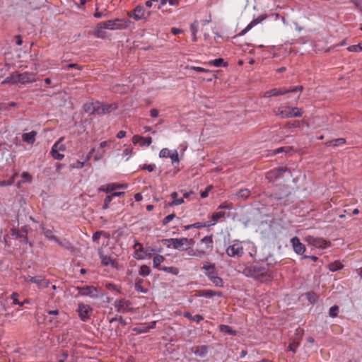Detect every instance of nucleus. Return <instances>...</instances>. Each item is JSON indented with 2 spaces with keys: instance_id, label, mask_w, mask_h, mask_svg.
Returning a JSON list of instances; mask_svg holds the SVG:
<instances>
[{
  "instance_id": "1",
  "label": "nucleus",
  "mask_w": 362,
  "mask_h": 362,
  "mask_svg": "<svg viewBox=\"0 0 362 362\" xmlns=\"http://www.w3.org/2000/svg\"><path fill=\"white\" fill-rule=\"evenodd\" d=\"M243 273L246 276L253 278L262 283L271 281L273 279L268 265L261 266L258 263L245 267Z\"/></svg>"
},
{
  "instance_id": "2",
  "label": "nucleus",
  "mask_w": 362,
  "mask_h": 362,
  "mask_svg": "<svg viewBox=\"0 0 362 362\" xmlns=\"http://www.w3.org/2000/svg\"><path fill=\"white\" fill-rule=\"evenodd\" d=\"M274 113L282 119L291 117H301L303 116L302 109L297 107L281 106L277 110H274Z\"/></svg>"
},
{
  "instance_id": "3",
  "label": "nucleus",
  "mask_w": 362,
  "mask_h": 362,
  "mask_svg": "<svg viewBox=\"0 0 362 362\" xmlns=\"http://www.w3.org/2000/svg\"><path fill=\"white\" fill-rule=\"evenodd\" d=\"M36 81V75L33 72H24L22 74H13L9 77H7L5 79L4 82H11V83H32Z\"/></svg>"
},
{
  "instance_id": "4",
  "label": "nucleus",
  "mask_w": 362,
  "mask_h": 362,
  "mask_svg": "<svg viewBox=\"0 0 362 362\" xmlns=\"http://www.w3.org/2000/svg\"><path fill=\"white\" fill-rule=\"evenodd\" d=\"M243 243L238 240L233 241V244L229 245L226 250V253L230 257L240 258L244 255Z\"/></svg>"
},
{
  "instance_id": "5",
  "label": "nucleus",
  "mask_w": 362,
  "mask_h": 362,
  "mask_svg": "<svg viewBox=\"0 0 362 362\" xmlns=\"http://www.w3.org/2000/svg\"><path fill=\"white\" fill-rule=\"evenodd\" d=\"M303 90V87L302 86H295L290 89H287L285 88H273V89H271L269 90L264 92L263 94V97L269 98L272 96H279V95H285L288 93H294V92H297V91L302 92Z\"/></svg>"
},
{
  "instance_id": "6",
  "label": "nucleus",
  "mask_w": 362,
  "mask_h": 362,
  "mask_svg": "<svg viewBox=\"0 0 362 362\" xmlns=\"http://www.w3.org/2000/svg\"><path fill=\"white\" fill-rule=\"evenodd\" d=\"M117 106L115 103L106 104L96 102L93 104V111L98 115H105L115 110Z\"/></svg>"
},
{
  "instance_id": "7",
  "label": "nucleus",
  "mask_w": 362,
  "mask_h": 362,
  "mask_svg": "<svg viewBox=\"0 0 362 362\" xmlns=\"http://www.w3.org/2000/svg\"><path fill=\"white\" fill-rule=\"evenodd\" d=\"M164 241L170 243L173 248L179 250H185V245L191 246L194 243L192 239L187 238L165 239Z\"/></svg>"
},
{
  "instance_id": "8",
  "label": "nucleus",
  "mask_w": 362,
  "mask_h": 362,
  "mask_svg": "<svg viewBox=\"0 0 362 362\" xmlns=\"http://www.w3.org/2000/svg\"><path fill=\"white\" fill-rule=\"evenodd\" d=\"M103 28L109 30L114 29H123L127 27V23L126 21L122 19H115V20H109L105 22H103Z\"/></svg>"
},
{
  "instance_id": "9",
  "label": "nucleus",
  "mask_w": 362,
  "mask_h": 362,
  "mask_svg": "<svg viewBox=\"0 0 362 362\" xmlns=\"http://www.w3.org/2000/svg\"><path fill=\"white\" fill-rule=\"evenodd\" d=\"M149 15V12H148L147 15H146L144 8L141 5L136 6L132 11L128 12V16L136 21H140L143 19L146 20Z\"/></svg>"
},
{
  "instance_id": "10",
  "label": "nucleus",
  "mask_w": 362,
  "mask_h": 362,
  "mask_svg": "<svg viewBox=\"0 0 362 362\" xmlns=\"http://www.w3.org/2000/svg\"><path fill=\"white\" fill-rule=\"evenodd\" d=\"M93 312V308L83 303H79L78 305L77 313L80 319L85 322L90 318V315Z\"/></svg>"
},
{
  "instance_id": "11",
  "label": "nucleus",
  "mask_w": 362,
  "mask_h": 362,
  "mask_svg": "<svg viewBox=\"0 0 362 362\" xmlns=\"http://www.w3.org/2000/svg\"><path fill=\"white\" fill-rule=\"evenodd\" d=\"M77 290L81 296H88L93 298L98 297L97 288L93 286H78Z\"/></svg>"
},
{
  "instance_id": "12",
  "label": "nucleus",
  "mask_w": 362,
  "mask_h": 362,
  "mask_svg": "<svg viewBox=\"0 0 362 362\" xmlns=\"http://www.w3.org/2000/svg\"><path fill=\"white\" fill-rule=\"evenodd\" d=\"M115 307L118 312H132V303L129 300L125 299H120L115 300L114 303Z\"/></svg>"
},
{
  "instance_id": "13",
  "label": "nucleus",
  "mask_w": 362,
  "mask_h": 362,
  "mask_svg": "<svg viewBox=\"0 0 362 362\" xmlns=\"http://www.w3.org/2000/svg\"><path fill=\"white\" fill-rule=\"evenodd\" d=\"M25 280L28 282L36 284L38 286V287L40 288H47L49 285V281L41 276H28L25 277Z\"/></svg>"
},
{
  "instance_id": "14",
  "label": "nucleus",
  "mask_w": 362,
  "mask_h": 362,
  "mask_svg": "<svg viewBox=\"0 0 362 362\" xmlns=\"http://www.w3.org/2000/svg\"><path fill=\"white\" fill-rule=\"evenodd\" d=\"M307 241L312 245L319 247V248H325L330 245V243L324 240L322 238H315L313 236H308L307 238Z\"/></svg>"
},
{
  "instance_id": "15",
  "label": "nucleus",
  "mask_w": 362,
  "mask_h": 362,
  "mask_svg": "<svg viewBox=\"0 0 362 362\" xmlns=\"http://www.w3.org/2000/svg\"><path fill=\"white\" fill-rule=\"evenodd\" d=\"M99 257L103 266L107 267L110 265L113 268L118 267L117 262L115 259H112L111 257L104 255L102 250L99 251Z\"/></svg>"
},
{
  "instance_id": "16",
  "label": "nucleus",
  "mask_w": 362,
  "mask_h": 362,
  "mask_svg": "<svg viewBox=\"0 0 362 362\" xmlns=\"http://www.w3.org/2000/svg\"><path fill=\"white\" fill-rule=\"evenodd\" d=\"M267 18V14H262L257 17V18L252 21L247 26L241 31L240 33V35H245L247 31H249L250 29H252L255 25H257L258 23H260L262 22L264 19Z\"/></svg>"
},
{
  "instance_id": "17",
  "label": "nucleus",
  "mask_w": 362,
  "mask_h": 362,
  "mask_svg": "<svg viewBox=\"0 0 362 362\" xmlns=\"http://www.w3.org/2000/svg\"><path fill=\"white\" fill-rule=\"evenodd\" d=\"M134 144L139 143L141 146H148L152 143V139L150 136L143 137L139 135H134L132 138Z\"/></svg>"
},
{
  "instance_id": "18",
  "label": "nucleus",
  "mask_w": 362,
  "mask_h": 362,
  "mask_svg": "<svg viewBox=\"0 0 362 362\" xmlns=\"http://www.w3.org/2000/svg\"><path fill=\"white\" fill-rule=\"evenodd\" d=\"M291 243L294 251L299 255L303 254L305 251V247L303 244L300 242V240L297 237H294L291 239Z\"/></svg>"
},
{
  "instance_id": "19",
  "label": "nucleus",
  "mask_w": 362,
  "mask_h": 362,
  "mask_svg": "<svg viewBox=\"0 0 362 362\" xmlns=\"http://www.w3.org/2000/svg\"><path fill=\"white\" fill-rule=\"evenodd\" d=\"M202 269L206 271L205 274L209 279L210 276H214L216 275V266L214 263L205 262Z\"/></svg>"
},
{
  "instance_id": "20",
  "label": "nucleus",
  "mask_w": 362,
  "mask_h": 362,
  "mask_svg": "<svg viewBox=\"0 0 362 362\" xmlns=\"http://www.w3.org/2000/svg\"><path fill=\"white\" fill-rule=\"evenodd\" d=\"M135 250L134 257L138 259H143L146 257V253L144 251L143 246L139 243H136L134 245Z\"/></svg>"
},
{
  "instance_id": "21",
  "label": "nucleus",
  "mask_w": 362,
  "mask_h": 362,
  "mask_svg": "<svg viewBox=\"0 0 362 362\" xmlns=\"http://www.w3.org/2000/svg\"><path fill=\"white\" fill-rule=\"evenodd\" d=\"M286 172L291 173L290 170L288 168H278L270 171L269 173V175L272 178L278 179L279 177H281L282 175Z\"/></svg>"
},
{
  "instance_id": "22",
  "label": "nucleus",
  "mask_w": 362,
  "mask_h": 362,
  "mask_svg": "<svg viewBox=\"0 0 362 362\" xmlns=\"http://www.w3.org/2000/svg\"><path fill=\"white\" fill-rule=\"evenodd\" d=\"M36 136H37L36 131H32L29 133H24L22 134V140H23V141H24L27 144H33L35 141Z\"/></svg>"
},
{
  "instance_id": "23",
  "label": "nucleus",
  "mask_w": 362,
  "mask_h": 362,
  "mask_svg": "<svg viewBox=\"0 0 362 362\" xmlns=\"http://www.w3.org/2000/svg\"><path fill=\"white\" fill-rule=\"evenodd\" d=\"M191 350L196 356L203 358L207 354L208 346L206 345H202L199 346L193 347L191 349Z\"/></svg>"
},
{
  "instance_id": "24",
  "label": "nucleus",
  "mask_w": 362,
  "mask_h": 362,
  "mask_svg": "<svg viewBox=\"0 0 362 362\" xmlns=\"http://www.w3.org/2000/svg\"><path fill=\"white\" fill-rule=\"evenodd\" d=\"M123 187H124V185H122L119 184H116V183H112V184H109L107 186H103V187H100V191H103L106 193H110V192L115 191V189H117L118 188H122Z\"/></svg>"
},
{
  "instance_id": "25",
  "label": "nucleus",
  "mask_w": 362,
  "mask_h": 362,
  "mask_svg": "<svg viewBox=\"0 0 362 362\" xmlns=\"http://www.w3.org/2000/svg\"><path fill=\"white\" fill-rule=\"evenodd\" d=\"M170 196L173 198V201L168 204V206H177V205H180L184 203V198L178 199V197H177L178 194L177 192H173L170 194Z\"/></svg>"
},
{
  "instance_id": "26",
  "label": "nucleus",
  "mask_w": 362,
  "mask_h": 362,
  "mask_svg": "<svg viewBox=\"0 0 362 362\" xmlns=\"http://www.w3.org/2000/svg\"><path fill=\"white\" fill-rule=\"evenodd\" d=\"M59 143H55L52 148L51 154L52 156L58 160H61L64 158V154L59 153L58 151Z\"/></svg>"
},
{
  "instance_id": "27",
  "label": "nucleus",
  "mask_w": 362,
  "mask_h": 362,
  "mask_svg": "<svg viewBox=\"0 0 362 362\" xmlns=\"http://www.w3.org/2000/svg\"><path fill=\"white\" fill-rule=\"evenodd\" d=\"M102 25H103V22L99 23L97 25L95 30H94V35L97 37L104 38L106 36L105 32L103 31V29H105V28H103V26Z\"/></svg>"
},
{
  "instance_id": "28",
  "label": "nucleus",
  "mask_w": 362,
  "mask_h": 362,
  "mask_svg": "<svg viewBox=\"0 0 362 362\" xmlns=\"http://www.w3.org/2000/svg\"><path fill=\"white\" fill-rule=\"evenodd\" d=\"M211 226H213V223H211V221H206V222H197V223H195L192 225H187L185 228V230H188L192 228H202V227H209Z\"/></svg>"
},
{
  "instance_id": "29",
  "label": "nucleus",
  "mask_w": 362,
  "mask_h": 362,
  "mask_svg": "<svg viewBox=\"0 0 362 362\" xmlns=\"http://www.w3.org/2000/svg\"><path fill=\"white\" fill-rule=\"evenodd\" d=\"M143 282L144 280L142 279L136 278L135 279V290L139 293H146L148 292V289L144 288L142 286Z\"/></svg>"
},
{
  "instance_id": "30",
  "label": "nucleus",
  "mask_w": 362,
  "mask_h": 362,
  "mask_svg": "<svg viewBox=\"0 0 362 362\" xmlns=\"http://www.w3.org/2000/svg\"><path fill=\"white\" fill-rule=\"evenodd\" d=\"M250 191L248 189H240L235 194L238 199H247L250 196Z\"/></svg>"
},
{
  "instance_id": "31",
  "label": "nucleus",
  "mask_w": 362,
  "mask_h": 362,
  "mask_svg": "<svg viewBox=\"0 0 362 362\" xmlns=\"http://www.w3.org/2000/svg\"><path fill=\"white\" fill-rule=\"evenodd\" d=\"M42 230L43 231V233L47 238H49V240H54L59 245H62V243L59 241V239L52 234V231L51 230L45 229L43 226H42Z\"/></svg>"
},
{
  "instance_id": "32",
  "label": "nucleus",
  "mask_w": 362,
  "mask_h": 362,
  "mask_svg": "<svg viewBox=\"0 0 362 362\" xmlns=\"http://www.w3.org/2000/svg\"><path fill=\"white\" fill-rule=\"evenodd\" d=\"M301 123H304L306 124L307 127L309 126V124L304 120L298 121V120H293V121H289L286 122L285 127L291 129V128H299Z\"/></svg>"
},
{
  "instance_id": "33",
  "label": "nucleus",
  "mask_w": 362,
  "mask_h": 362,
  "mask_svg": "<svg viewBox=\"0 0 362 362\" xmlns=\"http://www.w3.org/2000/svg\"><path fill=\"white\" fill-rule=\"evenodd\" d=\"M220 331L224 333H227L230 335L235 336L237 334V332L233 330L230 326L226 325H221L219 327Z\"/></svg>"
},
{
  "instance_id": "34",
  "label": "nucleus",
  "mask_w": 362,
  "mask_h": 362,
  "mask_svg": "<svg viewBox=\"0 0 362 362\" xmlns=\"http://www.w3.org/2000/svg\"><path fill=\"white\" fill-rule=\"evenodd\" d=\"M343 264L339 261L331 262L328 265V268L331 272H336L343 268Z\"/></svg>"
},
{
  "instance_id": "35",
  "label": "nucleus",
  "mask_w": 362,
  "mask_h": 362,
  "mask_svg": "<svg viewBox=\"0 0 362 362\" xmlns=\"http://www.w3.org/2000/svg\"><path fill=\"white\" fill-rule=\"evenodd\" d=\"M202 296L206 298H211L214 296H221L222 293L220 291H214L212 290H206L202 291Z\"/></svg>"
},
{
  "instance_id": "36",
  "label": "nucleus",
  "mask_w": 362,
  "mask_h": 362,
  "mask_svg": "<svg viewBox=\"0 0 362 362\" xmlns=\"http://www.w3.org/2000/svg\"><path fill=\"white\" fill-rule=\"evenodd\" d=\"M164 259H165V258L163 255H156L153 259V267L155 268H157L159 269V268H160V264L164 261Z\"/></svg>"
},
{
  "instance_id": "37",
  "label": "nucleus",
  "mask_w": 362,
  "mask_h": 362,
  "mask_svg": "<svg viewBox=\"0 0 362 362\" xmlns=\"http://www.w3.org/2000/svg\"><path fill=\"white\" fill-rule=\"evenodd\" d=\"M225 215L226 214L224 211H218L214 213L211 216L212 221H211V223H213V225L216 224L218 222V221L221 218H223Z\"/></svg>"
},
{
  "instance_id": "38",
  "label": "nucleus",
  "mask_w": 362,
  "mask_h": 362,
  "mask_svg": "<svg viewBox=\"0 0 362 362\" xmlns=\"http://www.w3.org/2000/svg\"><path fill=\"white\" fill-rule=\"evenodd\" d=\"M159 269L174 275H177L179 274L178 268L175 267H162L159 268Z\"/></svg>"
},
{
  "instance_id": "39",
  "label": "nucleus",
  "mask_w": 362,
  "mask_h": 362,
  "mask_svg": "<svg viewBox=\"0 0 362 362\" xmlns=\"http://www.w3.org/2000/svg\"><path fill=\"white\" fill-rule=\"evenodd\" d=\"M16 176H18V173L13 174V176L8 180L0 181V186L6 187V186L12 185L14 183V180Z\"/></svg>"
},
{
  "instance_id": "40",
  "label": "nucleus",
  "mask_w": 362,
  "mask_h": 362,
  "mask_svg": "<svg viewBox=\"0 0 362 362\" xmlns=\"http://www.w3.org/2000/svg\"><path fill=\"white\" fill-rule=\"evenodd\" d=\"M151 273V269L147 265H142L139 271V274L143 276H148Z\"/></svg>"
},
{
  "instance_id": "41",
  "label": "nucleus",
  "mask_w": 362,
  "mask_h": 362,
  "mask_svg": "<svg viewBox=\"0 0 362 362\" xmlns=\"http://www.w3.org/2000/svg\"><path fill=\"white\" fill-rule=\"evenodd\" d=\"M210 280L215 284V286L218 287L223 286V282L221 277L217 276H210Z\"/></svg>"
},
{
  "instance_id": "42",
  "label": "nucleus",
  "mask_w": 362,
  "mask_h": 362,
  "mask_svg": "<svg viewBox=\"0 0 362 362\" xmlns=\"http://www.w3.org/2000/svg\"><path fill=\"white\" fill-rule=\"evenodd\" d=\"M339 308L338 305H335L329 308V315L331 317H336L338 315Z\"/></svg>"
},
{
  "instance_id": "43",
  "label": "nucleus",
  "mask_w": 362,
  "mask_h": 362,
  "mask_svg": "<svg viewBox=\"0 0 362 362\" xmlns=\"http://www.w3.org/2000/svg\"><path fill=\"white\" fill-rule=\"evenodd\" d=\"M18 293L13 292L11 295V299L13 300V303L15 305H18L19 306H23L24 302H20L18 299Z\"/></svg>"
},
{
  "instance_id": "44",
  "label": "nucleus",
  "mask_w": 362,
  "mask_h": 362,
  "mask_svg": "<svg viewBox=\"0 0 362 362\" xmlns=\"http://www.w3.org/2000/svg\"><path fill=\"white\" fill-rule=\"evenodd\" d=\"M307 297L308 300L312 303L317 302L318 299L317 296L314 292H308L307 293Z\"/></svg>"
},
{
  "instance_id": "45",
  "label": "nucleus",
  "mask_w": 362,
  "mask_h": 362,
  "mask_svg": "<svg viewBox=\"0 0 362 362\" xmlns=\"http://www.w3.org/2000/svg\"><path fill=\"white\" fill-rule=\"evenodd\" d=\"M150 329V327H148L147 326L141 327H134L133 329V331L135 332L137 334H141V333H146L148 332Z\"/></svg>"
},
{
  "instance_id": "46",
  "label": "nucleus",
  "mask_w": 362,
  "mask_h": 362,
  "mask_svg": "<svg viewBox=\"0 0 362 362\" xmlns=\"http://www.w3.org/2000/svg\"><path fill=\"white\" fill-rule=\"evenodd\" d=\"M190 29L192 33V40L193 42H196L197 40V33L198 31L197 26L195 24H192L190 26Z\"/></svg>"
},
{
  "instance_id": "47",
  "label": "nucleus",
  "mask_w": 362,
  "mask_h": 362,
  "mask_svg": "<svg viewBox=\"0 0 362 362\" xmlns=\"http://www.w3.org/2000/svg\"><path fill=\"white\" fill-rule=\"evenodd\" d=\"M233 208V204L228 202H224L220 204L218 207V209H231Z\"/></svg>"
},
{
  "instance_id": "48",
  "label": "nucleus",
  "mask_w": 362,
  "mask_h": 362,
  "mask_svg": "<svg viewBox=\"0 0 362 362\" xmlns=\"http://www.w3.org/2000/svg\"><path fill=\"white\" fill-rule=\"evenodd\" d=\"M347 49L349 51V52H358V51H362V43H359L358 45H351V46H349Z\"/></svg>"
},
{
  "instance_id": "49",
  "label": "nucleus",
  "mask_w": 362,
  "mask_h": 362,
  "mask_svg": "<svg viewBox=\"0 0 362 362\" xmlns=\"http://www.w3.org/2000/svg\"><path fill=\"white\" fill-rule=\"evenodd\" d=\"M332 142H333V146H337L344 144L346 143V139L344 138H339L332 140Z\"/></svg>"
},
{
  "instance_id": "50",
  "label": "nucleus",
  "mask_w": 362,
  "mask_h": 362,
  "mask_svg": "<svg viewBox=\"0 0 362 362\" xmlns=\"http://www.w3.org/2000/svg\"><path fill=\"white\" fill-rule=\"evenodd\" d=\"M223 62V59L222 58L216 59L214 60H211L209 62V64L213 65L214 66L218 67L221 66V64Z\"/></svg>"
},
{
  "instance_id": "51",
  "label": "nucleus",
  "mask_w": 362,
  "mask_h": 362,
  "mask_svg": "<svg viewBox=\"0 0 362 362\" xmlns=\"http://www.w3.org/2000/svg\"><path fill=\"white\" fill-rule=\"evenodd\" d=\"M201 242H202V243H204V244L211 245V244H212V243H213V236H212V235L205 236V237H204V238L201 240Z\"/></svg>"
},
{
  "instance_id": "52",
  "label": "nucleus",
  "mask_w": 362,
  "mask_h": 362,
  "mask_svg": "<svg viewBox=\"0 0 362 362\" xmlns=\"http://www.w3.org/2000/svg\"><path fill=\"white\" fill-rule=\"evenodd\" d=\"M141 170H147L148 172H152L155 169V165L154 164H144L142 166H140Z\"/></svg>"
},
{
  "instance_id": "53",
  "label": "nucleus",
  "mask_w": 362,
  "mask_h": 362,
  "mask_svg": "<svg viewBox=\"0 0 362 362\" xmlns=\"http://www.w3.org/2000/svg\"><path fill=\"white\" fill-rule=\"evenodd\" d=\"M112 199V195H108L105 197V200H104V205L103 206V209H108L109 207V204L111 202Z\"/></svg>"
},
{
  "instance_id": "54",
  "label": "nucleus",
  "mask_w": 362,
  "mask_h": 362,
  "mask_svg": "<svg viewBox=\"0 0 362 362\" xmlns=\"http://www.w3.org/2000/svg\"><path fill=\"white\" fill-rule=\"evenodd\" d=\"M13 235H16L17 238H20L22 240V242L25 244L28 243V238L27 235L19 233L18 232H15Z\"/></svg>"
},
{
  "instance_id": "55",
  "label": "nucleus",
  "mask_w": 362,
  "mask_h": 362,
  "mask_svg": "<svg viewBox=\"0 0 362 362\" xmlns=\"http://www.w3.org/2000/svg\"><path fill=\"white\" fill-rule=\"evenodd\" d=\"M170 151L168 148H163L160 153L159 156L160 158H168L170 156Z\"/></svg>"
},
{
  "instance_id": "56",
  "label": "nucleus",
  "mask_w": 362,
  "mask_h": 362,
  "mask_svg": "<svg viewBox=\"0 0 362 362\" xmlns=\"http://www.w3.org/2000/svg\"><path fill=\"white\" fill-rule=\"evenodd\" d=\"M213 189L212 185H209L206 189L201 192L200 195L202 198H206L208 197L209 192Z\"/></svg>"
},
{
  "instance_id": "57",
  "label": "nucleus",
  "mask_w": 362,
  "mask_h": 362,
  "mask_svg": "<svg viewBox=\"0 0 362 362\" xmlns=\"http://www.w3.org/2000/svg\"><path fill=\"white\" fill-rule=\"evenodd\" d=\"M187 69H192V70H194L198 72H209V69H206L204 68L199 67V66H187Z\"/></svg>"
},
{
  "instance_id": "58",
  "label": "nucleus",
  "mask_w": 362,
  "mask_h": 362,
  "mask_svg": "<svg viewBox=\"0 0 362 362\" xmlns=\"http://www.w3.org/2000/svg\"><path fill=\"white\" fill-rule=\"evenodd\" d=\"M175 217V214H169L168 216H165L163 220V224L166 225L168 224L170 221H172Z\"/></svg>"
},
{
  "instance_id": "59",
  "label": "nucleus",
  "mask_w": 362,
  "mask_h": 362,
  "mask_svg": "<svg viewBox=\"0 0 362 362\" xmlns=\"http://www.w3.org/2000/svg\"><path fill=\"white\" fill-rule=\"evenodd\" d=\"M171 158L172 162H179V157H178V153L177 151H175L173 153H170V156H168Z\"/></svg>"
},
{
  "instance_id": "60",
  "label": "nucleus",
  "mask_w": 362,
  "mask_h": 362,
  "mask_svg": "<svg viewBox=\"0 0 362 362\" xmlns=\"http://www.w3.org/2000/svg\"><path fill=\"white\" fill-rule=\"evenodd\" d=\"M85 162H81V161H79V160H77L76 163H73L71 165V167L72 168H82L84 167L85 165Z\"/></svg>"
},
{
  "instance_id": "61",
  "label": "nucleus",
  "mask_w": 362,
  "mask_h": 362,
  "mask_svg": "<svg viewBox=\"0 0 362 362\" xmlns=\"http://www.w3.org/2000/svg\"><path fill=\"white\" fill-rule=\"evenodd\" d=\"M22 178L27 182H31L32 181V176L30 173L27 172H24L22 173Z\"/></svg>"
},
{
  "instance_id": "62",
  "label": "nucleus",
  "mask_w": 362,
  "mask_h": 362,
  "mask_svg": "<svg viewBox=\"0 0 362 362\" xmlns=\"http://www.w3.org/2000/svg\"><path fill=\"white\" fill-rule=\"evenodd\" d=\"M298 346V342H293L289 344L288 349H289V351L295 353L296 351V349H297Z\"/></svg>"
},
{
  "instance_id": "63",
  "label": "nucleus",
  "mask_w": 362,
  "mask_h": 362,
  "mask_svg": "<svg viewBox=\"0 0 362 362\" xmlns=\"http://www.w3.org/2000/svg\"><path fill=\"white\" fill-rule=\"evenodd\" d=\"M185 250L187 252V254L189 256H196L197 255V252L193 249L190 248V247H186L185 249Z\"/></svg>"
},
{
  "instance_id": "64",
  "label": "nucleus",
  "mask_w": 362,
  "mask_h": 362,
  "mask_svg": "<svg viewBox=\"0 0 362 362\" xmlns=\"http://www.w3.org/2000/svg\"><path fill=\"white\" fill-rule=\"evenodd\" d=\"M158 110L157 109H151L150 110V115L152 117H158Z\"/></svg>"
}]
</instances>
